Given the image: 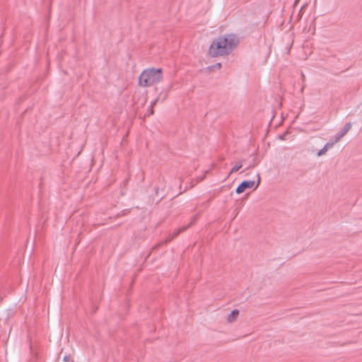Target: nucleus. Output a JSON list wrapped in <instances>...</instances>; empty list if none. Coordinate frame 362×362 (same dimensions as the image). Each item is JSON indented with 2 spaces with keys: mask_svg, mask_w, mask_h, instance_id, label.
<instances>
[{
  "mask_svg": "<svg viewBox=\"0 0 362 362\" xmlns=\"http://www.w3.org/2000/svg\"><path fill=\"white\" fill-rule=\"evenodd\" d=\"M239 43V39L235 34L228 33L214 39L209 47L208 54L212 57L228 54Z\"/></svg>",
  "mask_w": 362,
  "mask_h": 362,
  "instance_id": "1",
  "label": "nucleus"
},
{
  "mask_svg": "<svg viewBox=\"0 0 362 362\" xmlns=\"http://www.w3.org/2000/svg\"><path fill=\"white\" fill-rule=\"evenodd\" d=\"M162 78V69H146L141 72L139 77V85L141 87H149L160 83Z\"/></svg>",
  "mask_w": 362,
  "mask_h": 362,
  "instance_id": "2",
  "label": "nucleus"
},
{
  "mask_svg": "<svg viewBox=\"0 0 362 362\" xmlns=\"http://www.w3.org/2000/svg\"><path fill=\"white\" fill-rule=\"evenodd\" d=\"M259 182H260V177L259 175H257V182L256 183L255 185V182L254 181H243V182H241V184L236 188V193L237 194H241L243 193V192H245V190L246 189H250V188H252L253 186L255 185V187H257L259 185Z\"/></svg>",
  "mask_w": 362,
  "mask_h": 362,
  "instance_id": "3",
  "label": "nucleus"
},
{
  "mask_svg": "<svg viewBox=\"0 0 362 362\" xmlns=\"http://www.w3.org/2000/svg\"><path fill=\"white\" fill-rule=\"evenodd\" d=\"M239 315L238 310H233L230 314L228 315L226 320L228 322H233L235 321Z\"/></svg>",
  "mask_w": 362,
  "mask_h": 362,
  "instance_id": "4",
  "label": "nucleus"
},
{
  "mask_svg": "<svg viewBox=\"0 0 362 362\" xmlns=\"http://www.w3.org/2000/svg\"><path fill=\"white\" fill-rule=\"evenodd\" d=\"M333 146L332 143H327L325 145V146L320 150V151L317 153L318 156H321L326 153V152L328 151L329 148H331Z\"/></svg>",
  "mask_w": 362,
  "mask_h": 362,
  "instance_id": "5",
  "label": "nucleus"
},
{
  "mask_svg": "<svg viewBox=\"0 0 362 362\" xmlns=\"http://www.w3.org/2000/svg\"><path fill=\"white\" fill-rule=\"evenodd\" d=\"M350 128H351V124H346L344 127L342 133L337 137L335 142L339 141L349 132Z\"/></svg>",
  "mask_w": 362,
  "mask_h": 362,
  "instance_id": "6",
  "label": "nucleus"
},
{
  "mask_svg": "<svg viewBox=\"0 0 362 362\" xmlns=\"http://www.w3.org/2000/svg\"><path fill=\"white\" fill-rule=\"evenodd\" d=\"M350 128H351V124H346L344 127L342 133L337 137L335 142L339 141L349 132Z\"/></svg>",
  "mask_w": 362,
  "mask_h": 362,
  "instance_id": "7",
  "label": "nucleus"
},
{
  "mask_svg": "<svg viewBox=\"0 0 362 362\" xmlns=\"http://www.w3.org/2000/svg\"><path fill=\"white\" fill-rule=\"evenodd\" d=\"M242 165H243L240 162L235 164L231 169L230 174L237 172L240 168H241Z\"/></svg>",
  "mask_w": 362,
  "mask_h": 362,
  "instance_id": "8",
  "label": "nucleus"
}]
</instances>
